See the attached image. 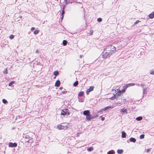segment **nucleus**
I'll list each match as a JSON object with an SVG mask.
<instances>
[{"label": "nucleus", "instance_id": "32", "mask_svg": "<svg viewBox=\"0 0 154 154\" xmlns=\"http://www.w3.org/2000/svg\"><path fill=\"white\" fill-rule=\"evenodd\" d=\"M2 102L3 103L6 104L7 103V101L5 99H3L2 100Z\"/></svg>", "mask_w": 154, "mask_h": 154}, {"label": "nucleus", "instance_id": "6", "mask_svg": "<svg viewBox=\"0 0 154 154\" xmlns=\"http://www.w3.org/2000/svg\"><path fill=\"white\" fill-rule=\"evenodd\" d=\"M121 101L120 102L119 101L118 103H117V104L119 105V106H120L121 105L122 103H123V104H125L126 100V99H125L123 96L122 97V96H121Z\"/></svg>", "mask_w": 154, "mask_h": 154}, {"label": "nucleus", "instance_id": "18", "mask_svg": "<svg viewBox=\"0 0 154 154\" xmlns=\"http://www.w3.org/2000/svg\"><path fill=\"white\" fill-rule=\"evenodd\" d=\"M84 94V92L83 91L80 92L78 94V96L82 97L83 96Z\"/></svg>", "mask_w": 154, "mask_h": 154}, {"label": "nucleus", "instance_id": "51", "mask_svg": "<svg viewBox=\"0 0 154 154\" xmlns=\"http://www.w3.org/2000/svg\"><path fill=\"white\" fill-rule=\"evenodd\" d=\"M63 88V87H60V90H61V89H62Z\"/></svg>", "mask_w": 154, "mask_h": 154}, {"label": "nucleus", "instance_id": "55", "mask_svg": "<svg viewBox=\"0 0 154 154\" xmlns=\"http://www.w3.org/2000/svg\"><path fill=\"white\" fill-rule=\"evenodd\" d=\"M19 17L21 18H22V16H20Z\"/></svg>", "mask_w": 154, "mask_h": 154}, {"label": "nucleus", "instance_id": "11", "mask_svg": "<svg viewBox=\"0 0 154 154\" xmlns=\"http://www.w3.org/2000/svg\"><path fill=\"white\" fill-rule=\"evenodd\" d=\"M17 146V144L16 143H12L10 142L9 144V146L11 147H16Z\"/></svg>", "mask_w": 154, "mask_h": 154}, {"label": "nucleus", "instance_id": "56", "mask_svg": "<svg viewBox=\"0 0 154 154\" xmlns=\"http://www.w3.org/2000/svg\"><path fill=\"white\" fill-rule=\"evenodd\" d=\"M38 51L37 50H36V53H38Z\"/></svg>", "mask_w": 154, "mask_h": 154}, {"label": "nucleus", "instance_id": "42", "mask_svg": "<svg viewBox=\"0 0 154 154\" xmlns=\"http://www.w3.org/2000/svg\"><path fill=\"white\" fill-rule=\"evenodd\" d=\"M140 22L139 20H137L134 23V25Z\"/></svg>", "mask_w": 154, "mask_h": 154}, {"label": "nucleus", "instance_id": "44", "mask_svg": "<svg viewBox=\"0 0 154 154\" xmlns=\"http://www.w3.org/2000/svg\"><path fill=\"white\" fill-rule=\"evenodd\" d=\"M67 92V91H62V93L63 94H66Z\"/></svg>", "mask_w": 154, "mask_h": 154}, {"label": "nucleus", "instance_id": "48", "mask_svg": "<svg viewBox=\"0 0 154 154\" xmlns=\"http://www.w3.org/2000/svg\"><path fill=\"white\" fill-rule=\"evenodd\" d=\"M80 134V133H77V137H79V135Z\"/></svg>", "mask_w": 154, "mask_h": 154}, {"label": "nucleus", "instance_id": "26", "mask_svg": "<svg viewBox=\"0 0 154 154\" xmlns=\"http://www.w3.org/2000/svg\"><path fill=\"white\" fill-rule=\"evenodd\" d=\"M65 2L66 3V4H67L68 3H72V1H70L68 0H64Z\"/></svg>", "mask_w": 154, "mask_h": 154}, {"label": "nucleus", "instance_id": "31", "mask_svg": "<svg viewBox=\"0 0 154 154\" xmlns=\"http://www.w3.org/2000/svg\"><path fill=\"white\" fill-rule=\"evenodd\" d=\"M14 83V81H11V82H10L9 84H8V85L9 86H11L12 84H13Z\"/></svg>", "mask_w": 154, "mask_h": 154}, {"label": "nucleus", "instance_id": "17", "mask_svg": "<svg viewBox=\"0 0 154 154\" xmlns=\"http://www.w3.org/2000/svg\"><path fill=\"white\" fill-rule=\"evenodd\" d=\"M129 140L131 142L133 143H135L136 141V139L134 138L131 137Z\"/></svg>", "mask_w": 154, "mask_h": 154}, {"label": "nucleus", "instance_id": "53", "mask_svg": "<svg viewBox=\"0 0 154 154\" xmlns=\"http://www.w3.org/2000/svg\"><path fill=\"white\" fill-rule=\"evenodd\" d=\"M82 55H80V58H82Z\"/></svg>", "mask_w": 154, "mask_h": 154}, {"label": "nucleus", "instance_id": "57", "mask_svg": "<svg viewBox=\"0 0 154 154\" xmlns=\"http://www.w3.org/2000/svg\"><path fill=\"white\" fill-rule=\"evenodd\" d=\"M79 102H83V101H80V100H79Z\"/></svg>", "mask_w": 154, "mask_h": 154}, {"label": "nucleus", "instance_id": "13", "mask_svg": "<svg viewBox=\"0 0 154 154\" xmlns=\"http://www.w3.org/2000/svg\"><path fill=\"white\" fill-rule=\"evenodd\" d=\"M90 112L88 110H85L83 112V114L87 116L89 114Z\"/></svg>", "mask_w": 154, "mask_h": 154}, {"label": "nucleus", "instance_id": "24", "mask_svg": "<svg viewBox=\"0 0 154 154\" xmlns=\"http://www.w3.org/2000/svg\"><path fill=\"white\" fill-rule=\"evenodd\" d=\"M142 117L141 116L137 117L136 118V120L138 121H140L142 120Z\"/></svg>", "mask_w": 154, "mask_h": 154}, {"label": "nucleus", "instance_id": "33", "mask_svg": "<svg viewBox=\"0 0 154 154\" xmlns=\"http://www.w3.org/2000/svg\"><path fill=\"white\" fill-rule=\"evenodd\" d=\"M64 7H63V10L62 11V13H61V15H63L65 13V11H64Z\"/></svg>", "mask_w": 154, "mask_h": 154}, {"label": "nucleus", "instance_id": "9", "mask_svg": "<svg viewBox=\"0 0 154 154\" xmlns=\"http://www.w3.org/2000/svg\"><path fill=\"white\" fill-rule=\"evenodd\" d=\"M94 87L93 86H91L89 88L87 89L86 91L87 94L88 95L89 92L92 91L94 90Z\"/></svg>", "mask_w": 154, "mask_h": 154}, {"label": "nucleus", "instance_id": "43", "mask_svg": "<svg viewBox=\"0 0 154 154\" xmlns=\"http://www.w3.org/2000/svg\"><path fill=\"white\" fill-rule=\"evenodd\" d=\"M151 148H149V149H147V150H146V152H150V150H151Z\"/></svg>", "mask_w": 154, "mask_h": 154}, {"label": "nucleus", "instance_id": "38", "mask_svg": "<svg viewBox=\"0 0 154 154\" xmlns=\"http://www.w3.org/2000/svg\"><path fill=\"white\" fill-rule=\"evenodd\" d=\"M128 84L129 85V86H133L134 85H135L134 83H130V84Z\"/></svg>", "mask_w": 154, "mask_h": 154}, {"label": "nucleus", "instance_id": "35", "mask_svg": "<svg viewBox=\"0 0 154 154\" xmlns=\"http://www.w3.org/2000/svg\"><path fill=\"white\" fill-rule=\"evenodd\" d=\"M14 37V36L13 35H11L9 36V38L11 39H12Z\"/></svg>", "mask_w": 154, "mask_h": 154}, {"label": "nucleus", "instance_id": "30", "mask_svg": "<svg viewBox=\"0 0 154 154\" xmlns=\"http://www.w3.org/2000/svg\"><path fill=\"white\" fill-rule=\"evenodd\" d=\"M144 134H141L140 136V139H143L144 137Z\"/></svg>", "mask_w": 154, "mask_h": 154}, {"label": "nucleus", "instance_id": "39", "mask_svg": "<svg viewBox=\"0 0 154 154\" xmlns=\"http://www.w3.org/2000/svg\"><path fill=\"white\" fill-rule=\"evenodd\" d=\"M97 21H98L99 22H100L102 21V19L101 18H99L97 19Z\"/></svg>", "mask_w": 154, "mask_h": 154}, {"label": "nucleus", "instance_id": "47", "mask_svg": "<svg viewBox=\"0 0 154 154\" xmlns=\"http://www.w3.org/2000/svg\"><path fill=\"white\" fill-rule=\"evenodd\" d=\"M98 116L96 115L94 116H92V117H94V118H96Z\"/></svg>", "mask_w": 154, "mask_h": 154}, {"label": "nucleus", "instance_id": "22", "mask_svg": "<svg viewBox=\"0 0 154 154\" xmlns=\"http://www.w3.org/2000/svg\"><path fill=\"white\" fill-rule=\"evenodd\" d=\"M59 74V72L58 71H55L53 73V74L55 76Z\"/></svg>", "mask_w": 154, "mask_h": 154}, {"label": "nucleus", "instance_id": "34", "mask_svg": "<svg viewBox=\"0 0 154 154\" xmlns=\"http://www.w3.org/2000/svg\"><path fill=\"white\" fill-rule=\"evenodd\" d=\"M150 74L154 75V71L151 70L150 71Z\"/></svg>", "mask_w": 154, "mask_h": 154}, {"label": "nucleus", "instance_id": "37", "mask_svg": "<svg viewBox=\"0 0 154 154\" xmlns=\"http://www.w3.org/2000/svg\"><path fill=\"white\" fill-rule=\"evenodd\" d=\"M8 72L7 71V69H5L3 72V73H4L7 74Z\"/></svg>", "mask_w": 154, "mask_h": 154}, {"label": "nucleus", "instance_id": "49", "mask_svg": "<svg viewBox=\"0 0 154 154\" xmlns=\"http://www.w3.org/2000/svg\"><path fill=\"white\" fill-rule=\"evenodd\" d=\"M61 16H62V17L61 18V20H62L63 18L64 15H61Z\"/></svg>", "mask_w": 154, "mask_h": 154}, {"label": "nucleus", "instance_id": "25", "mask_svg": "<svg viewBox=\"0 0 154 154\" xmlns=\"http://www.w3.org/2000/svg\"><path fill=\"white\" fill-rule=\"evenodd\" d=\"M63 44L64 46H66L67 44V41L66 40H64L63 42Z\"/></svg>", "mask_w": 154, "mask_h": 154}, {"label": "nucleus", "instance_id": "54", "mask_svg": "<svg viewBox=\"0 0 154 154\" xmlns=\"http://www.w3.org/2000/svg\"><path fill=\"white\" fill-rule=\"evenodd\" d=\"M102 111H101V110L100 111H99L98 112V113H99L100 112H102Z\"/></svg>", "mask_w": 154, "mask_h": 154}, {"label": "nucleus", "instance_id": "29", "mask_svg": "<svg viewBox=\"0 0 154 154\" xmlns=\"http://www.w3.org/2000/svg\"><path fill=\"white\" fill-rule=\"evenodd\" d=\"M116 98L114 94V96L113 97H112L109 98V99H110L111 100H113L115 99Z\"/></svg>", "mask_w": 154, "mask_h": 154}, {"label": "nucleus", "instance_id": "45", "mask_svg": "<svg viewBox=\"0 0 154 154\" xmlns=\"http://www.w3.org/2000/svg\"><path fill=\"white\" fill-rule=\"evenodd\" d=\"M35 29V28L34 27H32V28H31V31H33V30H34Z\"/></svg>", "mask_w": 154, "mask_h": 154}, {"label": "nucleus", "instance_id": "15", "mask_svg": "<svg viewBox=\"0 0 154 154\" xmlns=\"http://www.w3.org/2000/svg\"><path fill=\"white\" fill-rule=\"evenodd\" d=\"M149 17L150 18L152 19L154 17V11L152 12L149 15Z\"/></svg>", "mask_w": 154, "mask_h": 154}, {"label": "nucleus", "instance_id": "3", "mask_svg": "<svg viewBox=\"0 0 154 154\" xmlns=\"http://www.w3.org/2000/svg\"><path fill=\"white\" fill-rule=\"evenodd\" d=\"M111 55V54L108 51H104L102 53V57L104 59H106L109 57Z\"/></svg>", "mask_w": 154, "mask_h": 154}, {"label": "nucleus", "instance_id": "4", "mask_svg": "<svg viewBox=\"0 0 154 154\" xmlns=\"http://www.w3.org/2000/svg\"><path fill=\"white\" fill-rule=\"evenodd\" d=\"M70 113L68 109H64L62 110L61 112V115H66L67 116L69 115Z\"/></svg>", "mask_w": 154, "mask_h": 154}, {"label": "nucleus", "instance_id": "50", "mask_svg": "<svg viewBox=\"0 0 154 154\" xmlns=\"http://www.w3.org/2000/svg\"><path fill=\"white\" fill-rule=\"evenodd\" d=\"M144 84H143V83H142L141 84V85L142 86H144Z\"/></svg>", "mask_w": 154, "mask_h": 154}, {"label": "nucleus", "instance_id": "19", "mask_svg": "<svg viewBox=\"0 0 154 154\" xmlns=\"http://www.w3.org/2000/svg\"><path fill=\"white\" fill-rule=\"evenodd\" d=\"M123 150L121 149H118L117 151V152L118 154H121L123 153Z\"/></svg>", "mask_w": 154, "mask_h": 154}, {"label": "nucleus", "instance_id": "16", "mask_svg": "<svg viewBox=\"0 0 154 154\" xmlns=\"http://www.w3.org/2000/svg\"><path fill=\"white\" fill-rule=\"evenodd\" d=\"M122 138H124L126 137V133L124 131H122Z\"/></svg>", "mask_w": 154, "mask_h": 154}, {"label": "nucleus", "instance_id": "12", "mask_svg": "<svg viewBox=\"0 0 154 154\" xmlns=\"http://www.w3.org/2000/svg\"><path fill=\"white\" fill-rule=\"evenodd\" d=\"M112 108H113V107L112 106H106V107H105L103 109H101V111H105L106 110H107L108 109H109L110 108L112 109Z\"/></svg>", "mask_w": 154, "mask_h": 154}, {"label": "nucleus", "instance_id": "1", "mask_svg": "<svg viewBox=\"0 0 154 154\" xmlns=\"http://www.w3.org/2000/svg\"><path fill=\"white\" fill-rule=\"evenodd\" d=\"M116 50V48L112 45H109L104 48L105 51H108L111 54L114 53Z\"/></svg>", "mask_w": 154, "mask_h": 154}, {"label": "nucleus", "instance_id": "10", "mask_svg": "<svg viewBox=\"0 0 154 154\" xmlns=\"http://www.w3.org/2000/svg\"><path fill=\"white\" fill-rule=\"evenodd\" d=\"M93 119H94V117H92V116L90 114L87 115L86 117V119L89 121Z\"/></svg>", "mask_w": 154, "mask_h": 154}, {"label": "nucleus", "instance_id": "27", "mask_svg": "<svg viewBox=\"0 0 154 154\" xmlns=\"http://www.w3.org/2000/svg\"><path fill=\"white\" fill-rule=\"evenodd\" d=\"M143 94H146V92H147V88H143Z\"/></svg>", "mask_w": 154, "mask_h": 154}, {"label": "nucleus", "instance_id": "7", "mask_svg": "<svg viewBox=\"0 0 154 154\" xmlns=\"http://www.w3.org/2000/svg\"><path fill=\"white\" fill-rule=\"evenodd\" d=\"M115 88L116 89H115V91L116 90H117L116 91L117 92V93L116 94H114V95L115 96L116 99H117V98L119 97V96H120L121 94L120 93V90L119 89H116V88Z\"/></svg>", "mask_w": 154, "mask_h": 154}, {"label": "nucleus", "instance_id": "52", "mask_svg": "<svg viewBox=\"0 0 154 154\" xmlns=\"http://www.w3.org/2000/svg\"><path fill=\"white\" fill-rule=\"evenodd\" d=\"M136 85L138 86H140V85L139 84H136Z\"/></svg>", "mask_w": 154, "mask_h": 154}, {"label": "nucleus", "instance_id": "40", "mask_svg": "<svg viewBox=\"0 0 154 154\" xmlns=\"http://www.w3.org/2000/svg\"><path fill=\"white\" fill-rule=\"evenodd\" d=\"M129 87H130L129 86V85L128 84H127L125 86V89H126Z\"/></svg>", "mask_w": 154, "mask_h": 154}, {"label": "nucleus", "instance_id": "2", "mask_svg": "<svg viewBox=\"0 0 154 154\" xmlns=\"http://www.w3.org/2000/svg\"><path fill=\"white\" fill-rule=\"evenodd\" d=\"M69 127L67 126V125L66 123H63L60 125H58L57 126V129L59 130H65L67 129Z\"/></svg>", "mask_w": 154, "mask_h": 154}, {"label": "nucleus", "instance_id": "28", "mask_svg": "<svg viewBox=\"0 0 154 154\" xmlns=\"http://www.w3.org/2000/svg\"><path fill=\"white\" fill-rule=\"evenodd\" d=\"M39 32V31L37 30H35L34 31V33L35 35L38 34Z\"/></svg>", "mask_w": 154, "mask_h": 154}, {"label": "nucleus", "instance_id": "36", "mask_svg": "<svg viewBox=\"0 0 154 154\" xmlns=\"http://www.w3.org/2000/svg\"><path fill=\"white\" fill-rule=\"evenodd\" d=\"M93 33V31L92 30H90V35H92Z\"/></svg>", "mask_w": 154, "mask_h": 154}, {"label": "nucleus", "instance_id": "20", "mask_svg": "<svg viewBox=\"0 0 154 154\" xmlns=\"http://www.w3.org/2000/svg\"><path fill=\"white\" fill-rule=\"evenodd\" d=\"M93 146H91L88 148L87 149V150L89 152H90L93 151Z\"/></svg>", "mask_w": 154, "mask_h": 154}, {"label": "nucleus", "instance_id": "41", "mask_svg": "<svg viewBox=\"0 0 154 154\" xmlns=\"http://www.w3.org/2000/svg\"><path fill=\"white\" fill-rule=\"evenodd\" d=\"M125 89H124L122 90V91L120 90V93H123L125 92Z\"/></svg>", "mask_w": 154, "mask_h": 154}, {"label": "nucleus", "instance_id": "5", "mask_svg": "<svg viewBox=\"0 0 154 154\" xmlns=\"http://www.w3.org/2000/svg\"><path fill=\"white\" fill-rule=\"evenodd\" d=\"M32 138L28 135H26L25 137V141L26 142H32Z\"/></svg>", "mask_w": 154, "mask_h": 154}, {"label": "nucleus", "instance_id": "58", "mask_svg": "<svg viewBox=\"0 0 154 154\" xmlns=\"http://www.w3.org/2000/svg\"><path fill=\"white\" fill-rule=\"evenodd\" d=\"M56 78V76H55L54 78V79H55Z\"/></svg>", "mask_w": 154, "mask_h": 154}, {"label": "nucleus", "instance_id": "21", "mask_svg": "<svg viewBox=\"0 0 154 154\" xmlns=\"http://www.w3.org/2000/svg\"><path fill=\"white\" fill-rule=\"evenodd\" d=\"M115 152V151L113 150H111L109 151L107 154H114Z\"/></svg>", "mask_w": 154, "mask_h": 154}, {"label": "nucleus", "instance_id": "14", "mask_svg": "<svg viewBox=\"0 0 154 154\" xmlns=\"http://www.w3.org/2000/svg\"><path fill=\"white\" fill-rule=\"evenodd\" d=\"M60 81L57 80L55 82V85L56 87H59L60 86Z\"/></svg>", "mask_w": 154, "mask_h": 154}, {"label": "nucleus", "instance_id": "46", "mask_svg": "<svg viewBox=\"0 0 154 154\" xmlns=\"http://www.w3.org/2000/svg\"><path fill=\"white\" fill-rule=\"evenodd\" d=\"M105 120V118L104 117H102L101 119V120L102 121H104V120Z\"/></svg>", "mask_w": 154, "mask_h": 154}, {"label": "nucleus", "instance_id": "8", "mask_svg": "<svg viewBox=\"0 0 154 154\" xmlns=\"http://www.w3.org/2000/svg\"><path fill=\"white\" fill-rule=\"evenodd\" d=\"M120 112L122 114H127V110L125 108H122L120 109Z\"/></svg>", "mask_w": 154, "mask_h": 154}, {"label": "nucleus", "instance_id": "23", "mask_svg": "<svg viewBox=\"0 0 154 154\" xmlns=\"http://www.w3.org/2000/svg\"><path fill=\"white\" fill-rule=\"evenodd\" d=\"M78 85V81H76L73 84V86L74 87Z\"/></svg>", "mask_w": 154, "mask_h": 154}]
</instances>
